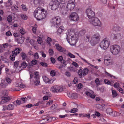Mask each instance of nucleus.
Instances as JSON below:
<instances>
[{"label":"nucleus","mask_w":124,"mask_h":124,"mask_svg":"<svg viewBox=\"0 0 124 124\" xmlns=\"http://www.w3.org/2000/svg\"><path fill=\"white\" fill-rule=\"evenodd\" d=\"M66 34L67 35L66 39L68 42L71 46H74L78 41V35L75 34L70 29L67 30Z\"/></svg>","instance_id":"1"},{"label":"nucleus","mask_w":124,"mask_h":124,"mask_svg":"<svg viewBox=\"0 0 124 124\" xmlns=\"http://www.w3.org/2000/svg\"><path fill=\"white\" fill-rule=\"evenodd\" d=\"M47 15L46 10L41 7H38L34 11V16L38 20H40L45 18Z\"/></svg>","instance_id":"2"},{"label":"nucleus","mask_w":124,"mask_h":124,"mask_svg":"<svg viewBox=\"0 0 124 124\" xmlns=\"http://www.w3.org/2000/svg\"><path fill=\"white\" fill-rule=\"evenodd\" d=\"M67 0H55L54 1H52L50 2L49 5L51 6L52 10H55L58 7L61 8L65 7L64 4L67 1Z\"/></svg>","instance_id":"3"},{"label":"nucleus","mask_w":124,"mask_h":124,"mask_svg":"<svg viewBox=\"0 0 124 124\" xmlns=\"http://www.w3.org/2000/svg\"><path fill=\"white\" fill-rule=\"evenodd\" d=\"M74 1V0H70L68 1L67 0L64 5L65 7L62 8V10H64L66 11L72 10L75 6Z\"/></svg>","instance_id":"4"},{"label":"nucleus","mask_w":124,"mask_h":124,"mask_svg":"<svg viewBox=\"0 0 124 124\" xmlns=\"http://www.w3.org/2000/svg\"><path fill=\"white\" fill-rule=\"evenodd\" d=\"M110 44V42L108 39L105 38L100 42V46L102 49L105 50L108 48Z\"/></svg>","instance_id":"5"},{"label":"nucleus","mask_w":124,"mask_h":124,"mask_svg":"<svg viewBox=\"0 0 124 124\" xmlns=\"http://www.w3.org/2000/svg\"><path fill=\"white\" fill-rule=\"evenodd\" d=\"M121 50L120 46L118 45H112L110 47V50L111 53L114 55H116L119 54Z\"/></svg>","instance_id":"6"},{"label":"nucleus","mask_w":124,"mask_h":124,"mask_svg":"<svg viewBox=\"0 0 124 124\" xmlns=\"http://www.w3.org/2000/svg\"><path fill=\"white\" fill-rule=\"evenodd\" d=\"M100 39V36L98 33L94 34L92 37L91 43L92 46H94L99 41Z\"/></svg>","instance_id":"7"},{"label":"nucleus","mask_w":124,"mask_h":124,"mask_svg":"<svg viewBox=\"0 0 124 124\" xmlns=\"http://www.w3.org/2000/svg\"><path fill=\"white\" fill-rule=\"evenodd\" d=\"M92 25L95 26L101 27L102 23L100 20L97 18L95 17L89 21Z\"/></svg>","instance_id":"8"},{"label":"nucleus","mask_w":124,"mask_h":124,"mask_svg":"<svg viewBox=\"0 0 124 124\" xmlns=\"http://www.w3.org/2000/svg\"><path fill=\"white\" fill-rule=\"evenodd\" d=\"M61 22V19L60 17L59 16L54 17L51 21L52 26L56 27L59 25Z\"/></svg>","instance_id":"9"},{"label":"nucleus","mask_w":124,"mask_h":124,"mask_svg":"<svg viewBox=\"0 0 124 124\" xmlns=\"http://www.w3.org/2000/svg\"><path fill=\"white\" fill-rule=\"evenodd\" d=\"M85 13L89 18V21L95 17V13L90 8L86 9Z\"/></svg>","instance_id":"10"},{"label":"nucleus","mask_w":124,"mask_h":124,"mask_svg":"<svg viewBox=\"0 0 124 124\" xmlns=\"http://www.w3.org/2000/svg\"><path fill=\"white\" fill-rule=\"evenodd\" d=\"M69 19L70 21L76 22L79 20V17L78 14L76 13H71L68 16Z\"/></svg>","instance_id":"11"},{"label":"nucleus","mask_w":124,"mask_h":124,"mask_svg":"<svg viewBox=\"0 0 124 124\" xmlns=\"http://www.w3.org/2000/svg\"><path fill=\"white\" fill-rule=\"evenodd\" d=\"M50 91L54 93L61 92L63 91L62 88L58 85H54L50 88Z\"/></svg>","instance_id":"12"},{"label":"nucleus","mask_w":124,"mask_h":124,"mask_svg":"<svg viewBox=\"0 0 124 124\" xmlns=\"http://www.w3.org/2000/svg\"><path fill=\"white\" fill-rule=\"evenodd\" d=\"M89 71V70L87 68H85L83 70L81 69L79 70L78 71V73L80 77L81 78L82 75H86L88 73Z\"/></svg>","instance_id":"13"},{"label":"nucleus","mask_w":124,"mask_h":124,"mask_svg":"<svg viewBox=\"0 0 124 124\" xmlns=\"http://www.w3.org/2000/svg\"><path fill=\"white\" fill-rule=\"evenodd\" d=\"M104 62L107 65H109L111 64L112 58L109 56H105L104 57Z\"/></svg>","instance_id":"14"},{"label":"nucleus","mask_w":124,"mask_h":124,"mask_svg":"<svg viewBox=\"0 0 124 124\" xmlns=\"http://www.w3.org/2000/svg\"><path fill=\"white\" fill-rule=\"evenodd\" d=\"M3 108L2 110L4 111L6 110H13L14 108V105L12 104H10L6 106V105H3L2 106Z\"/></svg>","instance_id":"15"},{"label":"nucleus","mask_w":124,"mask_h":124,"mask_svg":"<svg viewBox=\"0 0 124 124\" xmlns=\"http://www.w3.org/2000/svg\"><path fill=\"white\" fill-rule=\"evenodd\" d=\"M67 95L69 98L72 99H76L78 96V94L76 93H72L70 92H68Z\"/></svg>","instance_id":"16"},{"label":"nucleus","mask_w":124,"mask_h":124,"mask_svg":"<svg viewBox=\"0 0 124 124\" xmlns=\"http://www.w3.org/2000/svg\"><path fill=\"white\" fill-rule=\"evenodd\" d=\"M42 77L44 81L46 83L51 84L53 83L55 80V79H54L53 80L52 79L50 80L47 77L45 76H42Z\"/></svg>","instance_id":"17"},{"label":"nucleus","mask_w":124,"mask_h":124,"mask_svg":"<svg viewBox=\"0 0 124 124\" xmlns=\"http://www.w3.org/2000/svg\"><path fill=\"white\" fill-rule=\"evenodd\" d=\"M1 100L0 101V103L2 104H3L7 102L11 99L9 97H2L1 98Z\"/></svg>","instance_id":"18"},{"label":"nucleus","mask_w":124,"mask_h":124,"mask_svg":"<svg viewBox=\"0 0 124 124\" xmlns=\"http://www.w3.org/2000/svg\"><path fill=\"white\" fill-rule=\"evenodd\" d=\"M15 87L17 89L20 90L22 88H23L25 87V85L21 82L16 83L15 85Z\"/></svg>","instance_id":"19"},{"label":"nucleus","mask_w":124,"mask_h":124,"mask_svg":"<svg viewBox=\"0 0 124 124\" xmlns=\"http://www.w3.org/2000/svg\"><path fill=\"white\" fill-rule=\"evenodd\" d=\"M55 46L56 47L57 50L59 52H64L65 51V49L62 47L59 44H56Z\"/></svg>","instance_id":"20"},{"label":"nucleus","mask_w":124,"mask_h":124,"mask_svg":"<svg viewBox=\"0 0 124 124\" xmlns=\"http://www.w3.org/2000/svg\"><path fill=\"white\" fill-rule=\"evenodd\" d=\"M86 94L89 96L90 97L92 98H94L95 97V95L94 94L93 92L91 90L87 92L86 93Z\"/></svg>","instance_id":"21"},{"label":"nucleus","mask_w":124,"mask_h":124,"mask_svg":"<svg viewBox=\"0 0 124 124\" xmlns=\"http://www.w3.org/2000/svg\"><path fill=\"white\" fill-rule=\"evenodd\" d=\"M121 37V35L119 33H117L116 34H111V37L113 39H118Z\"/></svg>","instance_id":"22"},{"label":"nucleus","mask_w":124,"mask_h":124,"mask_svg":"<svg viewBox=\"0 0 124 124\" xmlns=\"http://www.w3.org/2000/svg\"><path fill=\"white\" fill-rule=\"evenodd\" d=\"M123 85V83L120 82H117L115 83L114 85V87L117 89L121 86V85Z\"/></svg>","instance_id":"23"},{"label":"nucleus","mask_w":124,"mask_h":124,"mask_svg":"<svg viewBox=\"0 0 124 124\" xmlns=\"http://www.w3.org/2000/svg\"><path fill=\"white\" fill-rule=\"evenodd\" d=\"M64 30V27L61 26H60L58 28L57 31V32L58 34L61 33L62 31Z\"/></svg>","instance_id":"24"},{"label":"nucleus","mask_w":124,"mask_h":124,"mask_svg":"<svg viewBox=\"0 0 124 124\" xmlns=\"http://www.w3.org/2000/svg\"><path fill=\"white\" fill-rule=\"evenodd\" d=\"M21 51V50L19 48H16L14 51H13L12 54H14L16 55L17 54H19Z\"/></svg>","instance_id":"25"},{"label":"nucleus","mask_w":124,"mask_h":124,"mask_svg":"<svg viewBox=\"0 0 124 124\" xmlns=\"http://www.w3.org/2000/svg\"><path fill=\"white\" fill-rule=\"evenodd\" d=\"M24 39V38L23 37H21L18 39L17 41L18 43L22 44L23 42Z\"/></svg>","instance_id":"26"},{"label":"nucleus","mask_w":124,"mask_h":124,"mask_svg":"<svg viewBox=\"0 0 124 124\" xmlns=\"http://www.w3.org/2000/svg\"><path fill=\"white\" fill-rule=\"evenodd\" d=\"M57 59L58 61H60L62 63H64L65 62V61L63 60V58L62 56L59 57Z\"/></svg>","instance_id":"27"},{"label":"nucleus","mask_w":124,"mask_h":124,"mask_svg":"<svg viewBox=\"0 0 124 124\" xmlns=\"http://www.w3.org/2000/svg\"><path fill=\"white\" fill-rule=\"evenodd\" d=\"M120 29V27L117 25H114L113 28V30L115 31H119Z\"/></svg>","instance_id":"28"},{"label":"nucleus","mask_w":124,"mask_h":124,"mask_svg":"<svg viewBox=\"0 0 124 124\" xmlns=\"http://www.w3.org/2000/svg\"><path fill=\"white\" fill-rule=\"evenodd\" d=\"M112 95L113 97H116L117 95L116 92L115 90L112 89Z\"/></svg>","instance_id":"29"},{"label":"nucleus","mask_w":124,"mask_h":124,"mask_svg":"<svg viewBox=\"0 0 124 124\" xmlns=\"http://www.w3.org/2000/svg\"><path fill=\"white\" fill-rule=\"evenodd\" d=\"M12 4V3L11 0H8L6 2V6L7 7H10Z\"/></svg>","instance_id":"30"},{"label":"nucleus","mask_w":124,"mask_h":124,"mask_svg":"<svg viewBox=\"0 0 124 124\" xmlns=\"http://www.w3.org/2000/svg\"><path fill=\"white\" fill-rule=\"evenodd\" d=\"M46 41L47 43L48 44L49 46H51L52 40L51 38L49 37H48Z\"/></svg>","instance_id":"31"},{"label":"nucleus","mask_w":124,"mask_h":124,"mask_svg":"<svg viewBox=\"0 0 124 124\" xmlns=\"http://www.w3.org/2000/svg\"><path fill=\"white\" fill-rule=\"evenodd\" d=\"M95 107L98 109H99L100 110H102L104 108L102 106L100 105L99 104H97L96 105Z\"/></svg>","instance_id":"32"},{"label":"nucleus","mask_w":124,"mask_h":124,"mask_svg":"<svg viewBox=\"0 0 124 124\" xmlns=\"http://www.w3.org/2000/svg\"><path fill=\"white\" fill-rule=\"evenodd\" d=\"M32 31L33 33H35L36 32V28L37 27V25L35 24L34 26H32Z\"/></svg>","instance_id":"33"},{"label":"nucleus","mask_w":124,"mask_h":124,"mask_svg":"<svg viewBox=\"0 0 124 124\" xmlns=\"http://www.w3.org/2000/svg\"><path fill=\"white\" fill-rule=\"evenodd\" d=\"M37 41L39 44H41L43 42L42 38L41 37H38L37 39Z\"/></svg>","instance_id":"34"},{"label":"nucleus","mask_w":124,"mask_h":124,"mask_svg":"<svg viewBox=\"0 0 124 124\" xmlns=\"http://www.w3.org/2000/svg\"><path fill=\"white\" fill-rule=\"evenodd\" d=\"M7 85V84L5 83L3 81L0 84V86L2 88H5Z\"/></svg>","instance_id":"35"},{"label":"nucleus","mask_w":124,"mask_h":124,"mask_svg":"<svg viewBox=\"0 0 124 124\" xmlns=\"http://www.w3.org/2000/svg\"><path fill=\"white\" fill-rule=\"evenodd\" d=\"M106 112L108 114L111 115L112 114L113 111L111 109L109 108L106 109Z\"/></svg>","instance_id":"36"},{"label":"nucleus","mask_w":124,"mask_h":124,"mask_svg":"<svg viewBox=\"0 0 124 124\" xmlns=\"http://www.w3.org/2000/svg\"><path fill=\"white\" fill-rule=\"evenodd\" d=\"M21 55L23 60H25L27 56L25 53L23 52L21 53Z\"/></svg>","instance_id":"37"},{"label":"nucleus","mask_w":124,"mask_h":124,"mask_svg":"<svg viewBox=\"0 0 124 124\" xmlns=\"http://www.w3.org/2000/svg\"><path fill=\"white\" fill-rule=\"evenodd\" d=\"M35 4H40L42 2V0H33Z\"/></svg>","instance_id":"38"},{"label":"nucleus","mask_w":124,"mask_h":124,"mask_svg":"<svg viewBox=\"0 0 124 124\" xmlns=\"http://www.w3.org/2000/svg\"><path fill=\"white\" fill-rule=\"evenodd\" d=\"M21 17L23 20H26L28 18V16L26 15L23 14L21 15Z\"/></svg>","instance_id":"39"},{"label":"nucleus","mask_w":124,"mask_h":124,"mask_svg":"<svg viewBox=\"0 0 124 124\" xmlns=\"http://www.w3.org/2000/svg\"><path fill=\"white\" fill-rule=\"evenodd\" d=\"M8 95V92L7 91L5 90L3 91L2 93V97L6 96Z\"/></svg>","instance_id":"40"},{"label":"nucleus","mask_w":124,"mask_h":124,"mask_svg":"<svg viewBox=\"0 0 124 124\" xmlns=\"http://www.w3.org/2000/svg\"><path fill=\"white\" fill-rule=\"evenodd\" d=\"M120 115V114L118 113L116 111H113L112 114L111 115V116H119Z\"/></svg>","instance_id":"41"},{"label":"nucleus","mask_w":124,"mask_h":124,"mask_svg":"<svg viewBox=\"0 0 124 124\" xmlns=\"http://www.w3.org/2000/svg\"><path fill=\"white\" fill-rule=\"evenodd\" d=\"M19 31L21 34L22 35L24 34L25 33V29L23 28H21L19 30Z\"/></svg>","instance_id":"42"},{"label":"nucleus","mask_w":124,"mask_h":124,"mask_svg":"<svg viewBox=\"0 0 124 124\" xmlns=\"http://www.w3.org/2000/svg\"><path fill=\"white\" fill-rule=\"evenodd\" d=\"M53 102V100H51L49 101L46 103V107H48L50 105L52 104Z\"/></svg>","instance_id":"43"},{"label":"nucleus","mask_w":124,"mask_h":124,"mask_svg":"<svg viewBox=\"0 0 124 124\" xmlns=\"http://www.w3.org/2000/svg\"><path fill=\"white\" fill-rule=\"evenodd\" d=\"M22 8L23 10L24 11H26L27 9V8L26 7L25 5L24 4H22L21 5Z\"/></svg>","instance_id":"44"},{"label":"nucleus","mask_w":124,"mask_h":124,"mask_svg":"<svg viewBox=\"0 0 124 124\" xmlns=\"http://www.w3.org/2000/svg\"><path fill=\"white\" fill-rule=\"evenodd\" d=\"M39 72L38 71H35L34 73V74L35 76L34 77V78L35 79H38L39 77Z\"/></svg>","instance_id":"45"},{"label":"nucleus","mask_w":124,"mask_h":124,"mask_svg":"<svg viewBox=\"0 0 124 124\" xmlns=\"http://www.w3.org/2000/svg\"><path fill=\"white\" fill-rule=\"evenodd\" d=\"M57 104L56 103H55L50 108V109H54L56 108L57 106Z\"/></svg>","instance_id":"46"},{"label":"nucleus","mask_w":124,"mask_h":124,"mask_svg":"<svg viewBox=\"0 0 124 124\" xmlns=\"http://www.w3.org/2000/svg\"><path fill=\"white\" fill-rule=\"evenodd\" d=\"M56 74V72L54 70H51L50 72V74L51 76L54 77L55 76Z\"/></svg>","instance_id":"47"},{"label":"nucleus","mask_w":124,"mask_h":124,"mask_svg":"<svg viewBox=\"0 0 124 124\" xmlns=\"http://www.w3.org/2000/svg\"><path fill=\"white\" fill-rule=\"evenodd\" d=\"M16 55H14V54H12L10 56V59L12 61H14L15 60Z\"/></svg>","instance_id":"48"},{"label":"nucleus","mask_w":124,"mask_h":124,"mask_svg":"<svg viewBox=\"0 0 124 124\" xmlns=\"http://www.w3.org/2000/svg\"><path fill=\"white\" fill-rule=\"evenodd\" d=\"M78 111V109L77 108H74L71 110L70 112V113H74Z\"/></svg>","instance_id":"49"},{"label":"nucleus","mask_w":124,"mask_h":124,"mask_svg":"<svg viewBox=\"0 0 124 124\" xmlns=\"http://www.w3.org/2000/svg\"><path fill=\"white\" fill-rule=\"evenodd\" d=\"M54 51L52 49H50L49 50V53L50 55H52L54 54Z\"/></svg>","instance_id":"50"},{"label":"nucleus","mask_w":124,"mask_h":124,"mask_svg":"<svg viewBox=\"0 0 124 124\" xmlns=\"http://www.w3.org/2000/svg\"><path fill=\"white\" fill-rule=\"evenodd\" d=\"M10 90L12 91H19V89H17V88L16 87L12 88L10 89Z\"/></svg>","instance_id":"51"},{"label":"nucleus","mask_w":124,"mask_h":124,"mask_svg":"<svg viewBox=\"0 0 124 124\" xmlns=\"http://www.w3.org/2000/svg\"><path fill=\"white\" fill-rule=\"evenodd\" d=\"M72 64L76 68H78L79 66V65L78 63L75 62H73L72 63Z\"/></svg>","instance_id":"52"},{"label":"nucleus","mask_w":124,"mask_h":124,"mask_svg":"<svg viewBox=\"0 0 124 124\" xmlns=\"http://www.w3.org/2000/svg\"><path fill=\"white\" fill-rule=\"evenodd\" d=\"M26 41L27 42H30V43H31V42H34V40L32 39L30 41V38L29 37H27L26 38Z\"/></svg>","instance_id":"53"},{"label":"nucleus","mask_w":124,"mask_h":124,"mask_svg":"<svg viewBox=\"0 0 124 124\" xmlns=\"http://www.w3.org/2000/svg\"><path fill=\"white\" fill-rule=\"evenodd\" d=\"M70 71L74 72H76L77 71V69L75 68L71 67L70 69Z\"/></svg>","instance_id":"54"},{"label":"nucleus","mask_w":124,"mask_h":124,"mask_svg":"<svg viewBox=\"0 0 124 124\" xmlns=\"http://www.w3.org/2000/svg\"><path fill=\"white\" fill-rule=\"evenodd\" d=\"M95 82L96 83V84L97 85H99L100 84V82L99 80V79L97 78L96 79L95 81Z\"/></svg>","instance_id":"55"},{"label":"nucleus","mask_w":124,"mask_h":124,"mask_svg":"<svg viewBox=\"0 0 124 124\" xmlns=\"http://www.w3.org/2000/svg\"><path fill=\"white\" fill-rule=\"evenodd\" d=\"M27 66V64L25 62H23L21 64V66L23 68H26Z\"/></svg>","instance_id":"56"},{"label":"nucleus","mask_w":124,"mask_h":124,"mask_svg":"<svg viewBox=\"0 0 124 124\" xmlns=\"http://www.w3.org/2000/svg\"><path fill=\"white\" fill-rule=\"evenodd\" d=\"M83 116L85 117H87L88 118H89L90 116V115L89 114H81Z\"/></svg>","instance_id":"57"},{"label":"nucleus","mask_w":124,"mask_h":124,"mask_svg":"<svg viewBox=\"0 0 124 124\" xmlns=\"http://www.w3.org/2000/svg\"><path fill=\"white\" fill-rule=\"evenodd\" d=\"M117 90L121 93H124V90L121 88V87H120L117 89Z\"/></svg>","instance_id":"58"},{"label":"nucleus","mask_w":124,"mask_h":124,"mask_svg":"<svg viewBox=\"0 0 124 124\" xmlns=\"http://www.w3.org/2000/svg\"><path fill=\"white\" fill-rule=\"evenodd\" d=\"M33 56L34 58L35 59H38L39 57L38 54L37 53H35L34 54Z\"/></svg>","instance_id":"59"},{"label":"nucleus","mask_w":124,"mask_h":124,"mask_svg":"<svg viewBox=\"0 0 124 124\" xmlns=\"http://www.w3.org/2000/svg\"><path fill=\"white\" fill-rule=\"evenodd\" d=\"M12 19V17L11 16H9L8 17L7 20L9 22H11Z\"/></svg>","instance_id":"60"},{"label":"nucleus","mask_w":124,"mask_h":124,"mask_svg":"<svg viewBox=\"0 0 124 124\" xmlns=\"http://www.w3.org/2000/svg\"><path fill=\"white\" fill-rule=\"evenodd\" d=\"M68 55L71 58H75V56L70 53H68Z\"/></svg>","instance_id":"61"},{"label":"nucleus","mask_w":124,"mask_h":124,"mask_svg":"<svg viewBox=\"0 0 124 124\" xmlns=\"http://www.w3.org/2000/svg\"><path fill=\"white\" fill-rule=\"evenodd\" d=\"M21 100L23 102V103H25L26 102L27 100V98L25 97H23L22 98H21Z\"/></svg>","instance_id":"62"},{"label":"nucleus","mask_w":124,"mask_h":124,"mask_svg":"<svg viewBox=\"0 0 124 124\" xmlns=\"http://www.w3.org/2000/svg\"><path fill=\"white\" fill-rule=\"evenodd\" d=\"M65 75L68 77H70V76L71 74L68 71H66L65 73Z\"/></svg>","instance_id":"63"},{"label":"nucleus","mask_w":124,"mask_h":124,"mask_svg":"<svg viewBox=\"0 0 124 124\" xmlns=\"http://www.w3.org/2000/svg\"><path fill=\"white\" fill-rule=\"evenodd\" d=\"M6 35L7 36H10L12 35V33L10 31H7L6 33Z\"/></svg>","instance_id":"64"}]
</instances>
